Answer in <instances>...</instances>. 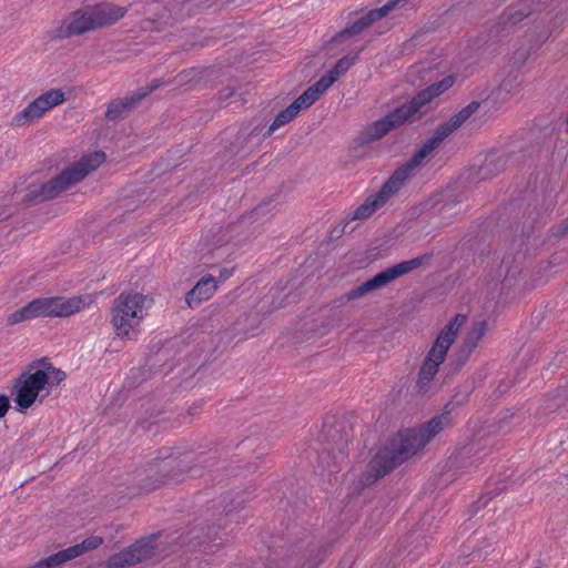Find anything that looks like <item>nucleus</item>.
<instances>
[{
  "label": "nucleus",
  "instance_id": "nucleus-15",
  "mask_svg": "<svg viewBox=\"0 0 568 568\" xmlns=\"http://www.w3.org/2000/svg\"><path fill=\"white\" fill-rule=\"evenodd\" d=\"M450 134L443 128V125H438L434 131L433 135L427 139L423 145L414 153L408 162L399 166L393 173L395 179L398 180L402 184L407 180L410 175L412 171L417 168L422 162L429 156L439 145L448 138Z\"/></svg>",
  "mask_w": 568,
  "mask_h": 568
},
{
  "label": "nucleus",
  "instance_id": "nucleus-18",
  "mask_svg": "<svg viewBox=\"0 0 568 568\" xmlns=\"http://www.w3.org/2000/svg\"><path fill=\"white\" fill-rule=\"evenodd\" d=\"M454 84L453 77H446L443 80L433 83L425 90L418 92L409 102L405 103L409 106L410 112L415 116V119L420 118L424 114L422 110L426 104H428L435 97L447 91Z\"/></svg>",
  "mask_w": 568,
  "mask_h": 568
},
{
  "label": "nucleus",
  "instance_id": "nucleus-22",
  "mask_svg": "<svg viewBox=\"0 0 568 568\" xmlns=\"http://www.w3.org/2000/svg\"><path fill=\"white\" fill-rule=\"evenodd\" d=\"M327 91L326 80H318L308 87L291 105L300 113L302 110L308 109Z\"/></svg>",
  "mask_w": 568,
  "mask_h": 568
},
{
  "label": "nucleus",
  "instance_id": "nucleus-41",
  "mask_svg": "<svg viewBox=\"0 0 568 568\" xmlns=\"http://www.w3.org/2000/svg\"><path fill=\"white\" fill-rule=\"evenodd\" d=\"M508 84H509V80H504L503 83L500 84V88L507 89Z\"/></svg>",
  "mask_w": 568,
  "mask_h": 568
},
{
  "label": "nucleus",
  "instance_id": "nucleus-9",
  "mask_svg": "<svg viewBox=\"0 0 568 568\" xmlns=\"http://www.w3.org/2000/svg\"><path fill=\"white\" fill-rule=\"evenodd\" d=\"M48 377L39 367L31 369L30 364L27 371L22 372L13 383L16 393L14 403L20 410L30 408L39 397L41 390L47 389Z\"/></svg>",
  "mask_w": 568,
  "mask_h": 568
},
{
  "label": "nucleus",
  "instance_id": "nucleus-6",
  "mask_svg": "<svg viewBox=\"0 0 568 568\" xmlns=\"http://www.w3.org/2000/svg\"><path fill=\"white\" fill-rule=\"evenodd\" d=\"M146 296L136 292H122L111 307V325L121 339H133L146 315Z\"/></svg>",
  "mask_w": 568,
  "mask_h": 568
},
{
  "label": "nucleus",
  "instance_id": "nucleus-4",
  "mask_svg": "<svg viewBox=\"0 0 568 568\" xmlns=\"http://www.w3.org/2000/svg\"><path fill=\"white\" fill-rule=\"evenodd\" d=\"M105 161V154L101 151L82 156L78 162L63 170L49 182L31 189L26 200L41 203L57 197L62 191L82 181L88 174L98 169Z\"/></svg>",
  "mask_w": 568,
  "mask_h": 568
},
{
  "label": "nucleus",
  "instance_id": "nucleus-14",
  "mask_svg": "<svg viewBox=\"0 0 568 568\" xmlns=\"http://www.w3.org/2000/svg\"><path fill=\"white\" fill-rule=\"evenodd\" d=\"M154 536L138 540L131 547L111 556L106 568H125L152 558L156 549Z\"/></svg>",
  "mask_w": 568,
  "mask_h": 568
},
{
  "label": "nucleus",
  "instance_id": "nucleus-5",
  "mask_svg": "<svg viewBox=\"0 0 568 568\" xmlns=\"http://www.w3.org/2000/svg\"><path fill=\"white\" fill-rule=\"evenodd\" d=\"M466 320V315L456 314L440 331L419 368L416 381L418 392L426 393L428 390L430 382L438 373L439 366L444 363L448 349L454 344Z\"/></svg>",
  "mask_w": 568,
  "mask_h": 568
},
{
  "label": "nucleus",
  "instance_id": "nucleus-43",
  "mask_svg": "<svg viewBox=\"0 0 568 568\" xmlns=\"http://www.w3.org/2000/svg\"><path fill=\"white\" fill-rule=\"evenodd\" d=\"M242 503H243V501H239V503H236V505H234V507H233V508H239V507H241V506H242Z\"/></svg>",
  "mask_w": 568,
  "mask_h": 568
},
{
  "label": "nucleus",
  "instance_id": "nucleus-42",
  "mask_svg": "<svg viewBox=\"0 0 568 568\" xmlns=\"http://www.w3.org/2000/svg\"><path fill=\"white\" fill-rule=\"evenodd\" d=\"M257 128L253 129L250 133H247L245 136H244V140H246L247 138L252 136L255 132H256Z\"/></svg>",
  "mask_w": 568,
  "mask_h": 568
},
{
  "label": "nucleus",
  "instance_id": "nucleus-34",
  "mask_svg": "<svg viewBox=\"0 0 568 568\" xmlns=\"http://www.w3.org/2000/svg\"><path fill=\"white\" fill-rule=\"evenodd\" d=\"M356 229V225L355 226H351V222L347 217H345L339 225L335 226L332 232H331V236L333 239H338L341 237L343 234L345 233H352L353 231H355Z\"/></svg>",
  "mask_w": 568,
  "mask_h": 568
},
{
  "label": "nucleus",
  "instance_id": "nucleus-2",
  "mask_svg": "<svg viewBox=\"0 0 568 568\" xmlns=\"http://www.w3.org/2000/svg\"><path fill=\"white\" fill-rule=\"evenodd\" d=\"M214 454L182 452L180 448H162L148 469V475L140 485V489L150 493L163 485L179 483L187 473L192 476H201L197 467H212L216 464Z\"/></svg>",
  "mask_w": 568,
  "mask_h": 568
},
{
  "label": "nucleus",
  "instance_id": "nucleus-3",
  "mask_svg": "<svg viewBox=\"0 0 568 568\" xmlns=\"http://www.w3.org/2000/svg\"><path fill=\"white\" fill-rule=\"evenodd\" d=\"M353 427L345 419L324 422L317 436V462L323 470L337 473L347 458L348 443Z\"/></svg>",
  "mask_w": 568,
  "mask_h": 568
},
{
  "label": "nucleus",
  "instance_id": "nucleus-11",
  "mask_svg": "<svg viewBox=\"0 0 568 568\" xmlns=\"http://www.w3.org/2000/svg\"><path fill=\"white\" fill-rule=\"evenodd\" d=\"M326 555V548L320 542H300L294 546L276 568H317Z\"/></svg>",
  "mask_w": 568,
  "mask_h": 568
},
{
  "label": "nucleus",
  "instance_id": "nucleus-16",
  "mask_svg": "<svg viewBox=\"0 0 568 568\" xmlns=\"http://www.w3.org/2000/svg\"><path fill=\"white\" fill-rule=\"evenodd\" d=\"M403 184L392 174L383 184L381 190L366 199L351 215L347 216L349 222L366 220L374 214L376 210L382 207L394 194H396Z\"/></svg>",
  "mask_w": 568,
  "mask_h": 568
},
{
  "label": "nucleus",
  "instance_id": "nucleus-35",
  "mask_svg": "<svg viewBox=\"0 0 568 568\" xmlns=\"http://www.w3.org/2000/svg\"><path fill=\"white\" fill-rule=\"evenodd\" d=\"M201 73L202 72L199 69L193 68V69L184 70V71L180 72L178 75V79H179L180 83H186V82H190V81H193V80L200 78Z\"/></svg>",
  "mask_w": 568,
  "mask_h": 568
},
{
  "label": "nucleus",
  "instance_id": "nucleus-38",
  "mask_svg": "<svg viewBox=\"0 0 568 568\" xmlns=\"http://www.w3.org/2000/svg\"><path fill=\"white\" fill-rule=\"evenodd\" d=\"M232 275V270L223 268L220 272V280L225 281Z\"/></svg>",
  "mask_w": 568,
  "mask_h": 568
},
{
  "label": "nucleus",
  "instance_id": "nucleus-36",
  "mask_svg": "<svg viewBox=\"0 0 568 568\" xmlns=\"http://www.w3.org/2000/svg\"><path fill=\"white\" fill-rule=\"evenodd\" d=\"M10 409V400L6 395H0V419L7 415Z\"/></svg>",
  "mask_w": 568,
  "mask_h": 568
},
{
  "label": "nucleus",
  "instance_id": "nucleus-24",
  "mask_svg": "<svg viewBox=\"0 0 568 568\" xmlns=\"http://www.w3.org/2000/svg\"><path fill=\"white\" fill-rule=\"evenodd\" d=\"M480 103L478 101H471L460 111L452 115L445 123H443V128L452 135L455 131H457L466 121L470 119V116L477 112Z\"/></svg>",
  "mask_w": 568,
  "mask_h": 568
},
{
  "label": "nucleus",
  "instance_id": "nucleus-1",
  "mask_svg": "<svg viewBox=\"0 0 568 568\" xmlns=\"http://www.w3.org/2000/svg\"><path fill=\"white\" fill-rule=\"evenodd\" d=\"M453 425V417L444 410L416 428L399 430L369 462L375 479L382 478L423 449L440 432Z\"/></svg>",
  "mask_w": 568,
  "mask_h": 568
},
{
  "label": "nucleus",
  "instance_id": "nucleus-44",
  "mask_svg": "<svg viewBox=\"0 0 568 568\" xmlns=\"http://www.w3.org/2000/svg\"><path fill=\"white\" fill-rule=\"evenodd\" d=\"M242 135H243V133H242V132H239V136H237V139H241V138H242Z\"/></svg>",
  "mask_w": 568,
  "mask_h": 568
},
{
  "label": "nucleus",
  "instance_id": "nucleus-28",
  "mask_svg": "<svg viewBox=\"0 0 568 568\" xmlns=\"http://www.w3.org/2000/svg\"><path fill=\"white\" fill-rule=\"evenodd\" d=\"M297 114L295 108L290 104L275 116L267 131L263 134V139L271 136L277 129L293 121Z\"/></svg>",
  "mask_w": 568,
  "mask_h": 568
},
{
  "label": "nucleus",
  "instance_id": "nucleus-23",
  "mask_svg": "<svg viewBox=\"0 0 568 568\" xmlns=\"http://www.w3.org/2000/svg\"><path fill=\"white\" fill-rule=\"evenodd\" d=\"M358 58V53H349L343 58H341L335 65L324 74L320 80H326L327 90L342 77L344 75L351 67L356 62Z\"/></svg>",
  "mask_w": 568,
  "mask_h": 568
},
{
  "label": "nucleus",
  "instance_id": "nucleus-19",
  "mask_svg": "<svg viewBox=\"0 0 568 568\" xmlns=\"http://www.w3.org/2000/svg\"><path fill=\"white\" fill-rule=\"evenodd\" d=\"M94 30L114 24L126 13V8L113 3H99L89 7Z\"/></svg>",
  "mask_w": 568,
  "mask_h": 568
},
{
  "label": "nucleus",
  "instance_id": "nucleus-17",
  "mask_svg": "<svg viewBox=\"0 0 568 568\" xmlns=\"http://www.w3.org/2000/svg\"><path fill=\"white\" fill-rule=\"evenodd\" d=\"M89 31H94V26L90 14L89 7L78 9L68 18L58 22L51 36L52 40H64L77 36H82Z\"/></svg>",
  "mask_w": 568,
  "mask_h": 568
},
{
  "label": "nucleus",
  "instance_id": "nucleus-20",
  "mask_svg": "<svg viewBox=\"0 0 568 568\" xmlns=\"http://www.w3.org/2000/svg\"><path fill=\"white\" fill-rule=\"evenodd\" d=\"M217 288V283L212 275L202 277L195 286L186 293L185 302L190 307L199 306L209 300Z\"/></svg>",
  "mask_w": 568,
  "mask_h": 568
},
{
  "label": "nucleus",
  "instance_id": "nucleus-13",
  "mask_svg": "<svg viewBox=\"0 0 568 568\" xmlns=\"http://www.w3.org/2000/svg\"><path fill=\"white\" fill-rule=\"evenodd\" d=\"M87 298L83 296L34 298L37 315L38 317H68L82 311L87 306Z\"/></svg>",
  "mask_w": 568,
  "mask_h": 568
},
{
  "label": "nucleus",
  "instance_id": "nucleus-12",
  "mask_svg": "<svg viewBox=\"0 0 568 568\" xmlns=\"http://www.w3.org/2000/svg\"><path fill=\"white\" fill-rule=\"evenodd\" d=\"M164 82L161 79L152 80L146 87L139 88L121 99L112 100L106 108L104 116L109 122H116L133 111L143 99L159 89Z\"/></svg>",
  "mask_w": 568,
  "mask_h": 568
},
{
  "label": "nucleus",
  "instance_id": "nucleus-39",
  "mask_svg": "<svg viewBox=\"0 0 568 568\" xmlns=\"http://www.w3.org/2000/svg\"><path fill=\"white\" fill-rule=\"evenodd\" d=\"M562 232L564 233H567L568 232V217L562 223Z\"/></svg>",
  "mask_w": 568,
  "mask_h": 568
},
{
  "label": "nucleus",
  "instance_id": "nucleus-21",
  "mask_svg": "<svg viewBox=\"0 0 568 568\" xmlns=\"http://www.w3.org/2000/svg\"><path fill=\"white\" fill-rule=\"evenodd\" d=\"M385 17L384 11L381 8L368 11L365 16L357 19L345 29L341 30L334 37V40L348 38L362 33L364 30L369 28L374 22Z\"/></svg>",
  "mask_w": 568,
  "mask_h": 568
},
{
  "label": "nucleus",
  "instance_id": "nucleus-32",
  "mask_svg": "<svg viewBox=\"0 0 568 568\" xmlns=\"http://www.w3.org/2000/svg\"><path fill=\"white\" fill-rule=\"evenodd\" d=\"M468 390H456L452 398L446 403L443 409L448 410L449 415L452 416L456 409L464 406L468 402Z\"/></svg>",
  "mask_w": 568,
  "mask_h": 568
},
{
  "label": "nucleus",
  "instance_id": "nucleus-33",
  "mask_svg": "<svg viewBox=\"0 0 568 568\" xmlns=\"http://www.w3.org/2000/svg\"><path fill=\"white\" fill-rule=\"evenodd\" d=\"M505 168V161L500 156H488L485 160V164L483 165V171L485 174H497L501 172Z\"/></svg>",
  "mask_w": 568,
  "mask_h": 568
},
{
  "label": "nucleus",
  "instance_id": "nucleus-29",
  "mask_svg": "<svg viewBox=\"0 0 568 568\" xmlns=\"http://www.w3.org/2000/svg\"><path fill=\"white\" fill-rule=\"evenodd\" d=\"M36 317H38V315L36 311L34 300H32L23 307L10 314L7 318V323L9 325H16L24 321L33 320Z\"/></svg>",
  "mask_w": 568,
  "mask_h": 568
},
{
  "label": "nucleus",
  "instance_id": "nucleus-31",
  "mask_svg": "<svg viewBox=\"0 0 568 568\" xmlns=\"http://www.w3.org/2000/svg\"><path fill=\"white\" fill-rule=\"evenodd\" d=\"M473 351L460 345L458 349L453 354L448 367L452 373H457L462 369V367L467 363Z\"/></svg>",
  "mask_w": 568,
  "mask_h": 568
},
{
  "label": "nucleus",
  "instance_id": "nucleus-7",
  "mask_svg": "<svg viewBox=\"0 0 568 568\" xmlns=\"http://www.w3.org/2000/svg\"><path fill=\"white\" fill-rule=\"evenodd\" d=\"M426 258L427 256L423 255L395 264L394 266L377 273L373 278L366 281L356 288H353L349 292H347L343 296V300L351 302L359 297H363L373 291L379 290L388 285L397 277L408 274L412 271L418 268Z\"/></svg>",
  "mask_w": 568,
  "mask_h": 568
},
{
  "label": "nucleus",
  "instance_id": "nucleus-8",
  "mask_svg": "<svg viewBox=\"0 0 568 568\" xmlns=\"http://www.w3.org/2000/svg\"><path fill=\"white\" fill-rule=\"evenodd\" d=\"M415 116L405 103L392 112H388L382 119L366 125L356 136L355 142L359 146L367 145L372 142L384 138L392 130L403 125L408 121H414Z\"/></svg>",
  "mask_w": 568,
  "mask_h": 568
},
{
  "label": "nucleus",
  "instance_id": "nucleus-10",
  "mask_svg": "<svg viewBox=\"0 0 568 568\" xmlns=\"http://www.w3.org/2000/svg\"><path fill=\"white\" fill-rule=\"evenodd\" d=\"M65 92L58 88L43 92L12 119V125L24 126L41 119L48 111L65 102Z\"/></svg>",
  "mask_w": 568,
  "mask_h": 568
},
{
  "label": "nucleus",
  "instance_id": "nucleus-40",
  "mask_svg": "<svg viewBox=\"0 0 568 568\" xmlns=\"http://www.w3.org/2000/svg\"><path fill=\"white\" fill-rule=\"evenodd\" d=\"M199 408H200V405H199V406H192V407H190V409H189V414H190V415H193V414H194V412H196V409H199Z\"/></svg>",
  "mask_w": 568,
  "mask_h": 568
},
{
  "label": "nucleus",
  "instance_id": "nucleus-27",
  "mask_svg": "<svg viewBox=\"0 0 568 568\" xmlns=\"http://www.w3.org/2000/svg\"><path fill=\"white\" fill-rule=\"evenodd\" d=\"M486 332V321H479L474 323L470 329L467 332L462 345L474 352V349L478 346L479 341L483 338Z\"/></svg>",
  "mask_w": 568,
  "mask_h": 568
},
{
  "label": "nucleus",
  "instance_id": "nucleus-30",
  "mask_svg": "<svg viewBox=\"0 0 568 568\" xmlns=\"http://www.w3.org/2000/svg\"><path fill=\"white\" fill-rule=\"evenodd\" d=\"M69 560L70 558L67 549H63L47 558L40 559L36 564L29 566V568H59Z\"/></svg>",
  "mask_w": 568,
  "mask_h": 568
},
{
  "label": "nucleus",
  "instance_id": "nucleus-25",
  "mask_svg": "<svg viewBox=\"0 0 568 568\" xmlns=\"http://www.w3.org/2000/svg\"><path fill=\"white\" fill-rule=\"evenodd\" d=\"M30 367L31 369L39 367L40 371L45 373L48 377V386H58L67 377L65 373L62 369L54 367L48 357L32 361L30 363Z\"/></svg>",
  "mask_w": 568,
  "mask_h": 568
},
{
  "label": "nucleus",
  "instance_id": "nucleus-26",
  "mask_svg": "<svg viewBox=\"0 0 568 568\" xmlns=\"http://www.w3.org/2000/svg\"><path fill=\"white\" fill-rule=\"evenodd\" d=\"M102 537L91 536L89 538H85L82 542L67 548V552L69 555L70 560H72L88 551L97 549L100 545H102Z\"/></svg>",
  "mask_w": 568,
  "mask_h": 568
},
{
  "label": "nucleus",
  "instance_id": "nucleus-37",
  "mask_svg": "<svg viewBox=\"0 0 568 568\" xmlns=\"http://www.w3.org/2000/svg\"><path fill=\"white\" fill-rule=\"evenodd\" d=\"M11 216V212L4 206H0V222L6 221Z\"/></svg>",
  "mask_w": 568,
  "mask_h": 568
}]
</instances>
